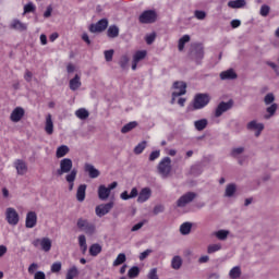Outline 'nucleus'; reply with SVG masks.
<instances>
[{"instance_id":"32","label":"nucleus","mask_w":279,"mask_h":279,"mask_svg":"<svg viewBox=\"0 0 279 279\" xmlns=\"http://www.w3.org/2000/svg\"><path fill=\"white\" fill-rule=\"evenodd\" d=\"M207 126H208L207 119H201L194 122V128L197 130V132H202L206 130Z\"/></svg>"},{"instance_id":"37","label":"nucleus","mask_w":279,"mask_h":279,"mask_svg":"<svg viewBox=\"0 0 279 279\" xmlns=\"http://www.w3.org/2000/svg\"><path fill=\"white\" fill-rule=\"evenodd\" d=\"M171 267L172 269H181L182 267V257L180 255H175L171 259Z\"/></svg>"},{"instance_id":"20","label":"nucleus","mask_w":279,"mask_h":279,"mask_svg":"<svg viewBox=\"0 0 279 279\" xmlns=\"http://www.w3.org/2000/svg\"><path fill=\"white\" fill-rule=\"evenodd\" d=\"M77 178V169L73 168V170L65 175V181L69 183V191H73L75 186V180Z\"/></svg>"},{"instance_id":"26","label":"nucleus","mask_w":279,"mask_h":279,"mask_svg":"<svg viewBox=\"0 0 279 279\" xmlns=\"http://www.w3.org/2000/svg\"><path fill=\"white\" fill-rule=\"evenodd\" d=\"M98 197L101 202H106L110 197V190L106 185H99L98 187Z\"/></svg>"},{"instance_id":"61","label":"nucleus","mask_w":279,"mask_h":279,"mask_svg":"<svg viewBox=\"0 0 279 279\" xmlns=\"http://www.w3.org/2000/svg\"><path fill=\"white\" fill-rule=\"evenodd\" d=\"M38 267L39 266L36 263L31 264L29 267H28V274H31V275L36 274V270H38Z\"/></svg>"},{"instance_id":"50","label":"nucleus","mask_w":279,"mask_h":279,"mask_svg":"<svg viewBox=\"0 0 279 279\" xmlns=\"http://www.w3.org/2000/svg\"><path fill=\"white\" fill-rule=\"evenodd\" d=\"M129 62H130V58H128V56H122L120 58L119 64H120L121 69L125 70V69H128Z\"/></svg>"},{"instance_id":"10","label":"nucleus","mask_w":279,"mask_h":279,"mask_svg":"<svg viewBox=\"0 0 279 279\" xmlns=\"http://www.w3.org/2000/svg\"><path fill=\"white\" fill-rule=\"evenodd\" d=\"M106 29H108V19H102L89 26V32L92 34H101V32H106Z\"/></svg>"},{"instance_id":"38","label":"nucleus","mask_w":279,"mask_h":279,"mask_svg":"<svg viewBox=\"0 0 279 279\" xmlns=\"http://www.w3.org/2000/svg\"><path fill=\"white\" fill-rule=\"evenodd\" d=\"M102 247L100 246L99 243H94L89 247V255L90 256H99L101 254Z\"/></svg>"},{"instance_id":"60","label":"nucleus","mask_w":279,"mask_h":279,"mask_svg":"<svg viewBox=\"0 0 279 279\" xmlns=\"http://www.w3.org/2000/svg\"><path fill=\"white\" fill-rule=\"evenodd\" d=\"M154 215H160V213H165V206L157 205L153 209Z\"/></svg>"},{"instance_id":"13","label":"nucleus","mask_w":279,"mask_h":279,"mask_svg":"<svg viewBox=\"0 0 279 279\" xmlns=\"http://www.w3.org/2000/svg\"><path fill=\"white\" fill-rule=\"evenodd\" d=\"M13 167L16 170L17 175H26L27 171H29V168L27 167V162H25L22 159H16L13 162Z\"/></svg>"},{"instance_id":"63","label":"nucleus","mask_w":279,"mask_h":279,"mask_svg":"<svg viewBox=\"0 0 279 279\" xmlns=\"http://www.w3.org/2000/svg\"><path fill=\"white\" fill-rule=\"evenodd\" d=\"M32 77H34V74L29 70H26V72L24 74V80L26 82H32Z\"/></svg>"},{"instance_id":"49","label":"nucleus","mask_w":279,"mask_h":279,"mask_svg":"<svg viewBox=\"0 0 279 279\" xmlns=\"http://www.w3.org/2000/svg\"><path fill=\"white\" fill-rule=\"evenodd\" d=\"M50 270L52 274H59V271H62V263L60 262L53 263L51 265Z\"/></svg>"},{"instance_id":"58","label":"nucleus","mask_w":279,"mask_h":279,"mask_svg":"<svg viewBox=\"0 0 279 279\" xmlns=\"http://www.w3.org/2000/svg\"><path fill=\"white\" fill-rule=\"evenodd\" d=\"M160 158V150L151 151L149 155L150 162H154V160H158Z\"/></svg>"},{"instance_id":"24","label":"nucleus","mask_w":279,"mask_h":279,"mask_svg":"<svg viewBox=\"0 0 279 279\" xmlns=\"http://www.w3.org/2000/svg\"><path fill=\"white\" fill-rule=\"evenodd\" d=\"M82 87V77L80 74H75V76L70 80V90H77Z\"/></svg>"},{"instance_id":"4","label":"nucleus","mask_w":279,"mask_h":279,"mask_svg":"<svg viewBox=\"0 0 279 279\" xmlns=\"http://www.w3.org/2000/svg\"><path fill=\"white\" fill-rule=\"evenodd\" d=\"M210 104V95L208 94H196L193 101L194 110H202Z\"/></svg>"},{"instance_id":"64","label":"nucleus","mask_w":279,"mask_h":279,"mask_svg":"<svg viewBox=\"0 0 279 279\" xmlns=\"http://www.w3.org/2000/svg\"><path fill=\"white\" fill-rule=\"evenodd\" d=\"M47 278V276L45 275V272L44 271H37V272H35V275H34V279H46Z\"/></svg>"},{"instance_id":"54","label":"nucleus","mask_w":279,"mask_h":279,"mask_svg":"<svg viewBox=\"0 0 279 279\" xmlns=\"http://www.w3.org/2000/svg\"><path fill=\"white\" fill-rule=\"evenodd\" d=\"M194 16H195V19H197L198 21H204V19H206V11L196 10V11L194 12Z\"/></svg>"},{"instance_id":"25","label":"nucleus","mask_w":279,"mask_h":279,"mask_svg":"<svg viewBox=\"0 0 279 279\" xmlns=\"http://www.w3.org/2000/svg\"><path fill=\"white\" fill-rule=\"evenodd\" d=\"M120 197L124 202H128V199H134V197H138V190L136 187H133L130 194L128 193V191H124L120 194Z\"/></svg>"},{"instance_id":"22","label":"nucleus","mask_w":279,"mask_h":279,"mask_svg":"<svg viewBox=\"0 0 279 279\" xmlns=\"http://www.w3.org/2000/svg\"><path fill=\"white\" fill-rule=\"evenodd\" d=\"M45 132L46 134H48V136H51V134H53V118L51 113H48L46 116Z\"/></svg>"},{"instance_id":"16","label":"nucleus","mask_w":279,"mask_h":279,"mask_svg":"<svg viewBox=\"0 0 279 279\" xmlns=\"http://www.w3.org/2000/svg\"><path fill=\"white\" fill-rule=\"evenodd\" d=\"M246 130H250L251 132L257 131L255 136H260V132H263V130H265V124L258 123L256 120H253L247 123Z\"/></svg>"},{"instance_id":"31","label":"nucleus","mask_w":279,"mask_h":279,"mask_svg":"<svg viewBox=\"0 0 279 279\" xmlns=\"http://www.w3.org/2000/svg\"><path fill=\"white\" fill-rule=\"evenodd\" d=\"M80 276V270L77 269V266H72L68 269L65 279H75Z\"/></svg>"},{"instance_id":"9","label":"nucleus","mask_w":279,"mask_h":279,"mask_svg":"<svg viewBox=\"0 0 279 279\" xmlns=\"http://www.w3.org/2000/svg\"><path fill=\"white\" fill-rule=\"evenodd\" d=\"M197 197V194L195 192H187L183 194L179 199L177 201V208H185V206H189L193 199Z\"/></svg>"},{"instance_id":"23","label":"nucleus","mask_w":279,"mask_h":279,"mask_svg":"<svg viewBox=\"0 0 279 279\" xmlns=\"http://www.w3.org/2000/svg\"><path fill=\"white\" fill-rule=\"evenodd\" d=\"M245 151V147L243 146H239V147H235V148H232L231 149V153H230V156L232 158H238V162L239 165H243V159H240L241 158V155Z\"/></svg>"},{"instance_id":"30","label":"nucleus","mask_w":279,"mask_h":279,"mask_svg":"<svg viewBox=\"0 0 279 279\" xmlns=\"http://www.w3.org/2000/svg\"><path fill=\"white\" fill-rule=\"evenodd\" d=\"M193 229V223L192 222H183L180 226V232L183 236H186L191 234V230Z\"/></svg>"},{"instance_id":"7","label":"nucleus","mask_w":279,"mask_h":279,"mask_svg":"<svg viewBox=\"0 0 279 279\" xmlns=\"http://www.w3.org/2000/svg\"><path fill=\"white\" fill-rule=\"evenodd\" d=\"M5 221L9 223V226H19L21 217L19 216V211H16L14 207H8L5 209Z\"/></svg>"},{"instance_id":"12","label":"nucleus","mask_w":279,"mask_h":279,"mask_svg":"<svg viewBox=\"0 0 279 279\" xmlns=\"http://www.w3.org/2000/svg\"><path fill=\"white\" fill-rule=\"evenodd\" d=\"M34 247H38L40 245L43 252H51V239L43 238L36 239L33 241Z\"/></svg>"},{"instance_id":"55","label":"nucleus","mask_w":279,"mask_h":279,"mask_svg":"<svg viewBox=\"0 0 279 279\" xmlns=\"http://www.w3.org/2000/svg\"><path fill=\"white\" fill-rule=\"evenodd\" d=\"M148 279H159L158 278V268H153L149 270L148 275H147Z\"/></svg>"},{"instance_id":"14","label":"nucleus","mask_w":279,"mask_h":279,"mask_svg":"<svg viewBox=\"0 0 279 279\" xmlns=\"http://www.w3.org/2000/svg\"><path fill=\"white\" fill-rule=\"evenodd\" d=\"M232 106H233L232 100H229L228 102L221 101V102L217 106V108H216V110H215V117H216V119H219V117H221V114H223V112H228V110H231Z\"/></svg>"},{"instance_id":"40","label":"nucleus","mask_w":279,"mask_h":279,"mask_svg":"<svg viewBox=\"0 0 279 279\" xmlns=\"http://www.w3.org/2000/svg\"><path fill=\"white\" fill-rule=\"evenodd\" d=\"M78 245L83 254H86L88 250V244H86V235L81 234L78 235Z\"/></svg>"},{"instance_id":"15","label":"nucleus","mask_w":279,"mask_h":279,"mask_svg":"<svg viewBox=\"0 0 279 279\" xmlns=\"http://www.w3.org/2000/svg\"><path fill=\"white\" fill-rule=\"evenodd\" d=\"M38 223V215L36 211H28L26 214V219H25V228H36V225Z\"/></svg>"},{"instance_id":"43","label":"nucleus","mask_w":279,"mask_h":279,"mask_svg":"<svg viewBox=\"0 0 279 279\" xmlns=\"http://www.w3.org/2000/svg\"><path fill=\"white\" fill-rule=\"evenodd\" d=\"M229 234H230V231L228 230H218L215 232V236L218 239V241H226Z\"/></svg>"},{"instance_id":"5","label":"nucleus","mask_w":279,"mask_h":279,"mask_svg":"<svg viewBox=\"0 0 279 279\" xmlns=\"http://www.w3.org/2000/svg\"><path fill=\"white\" fill-rule=\"evenodd\" d=\"M173 89L174 92H172V98L170 104H175V99H178V97H182V95H186V83L182 82V81H177L173 83Z\"/></svg>"},{"instance_id":"48","label":"nucleus","mask_w":279,"mask_h":279,"mask_svg":"<svg viewBox=\"0 0 279 279\" xmlns=\"http://www.w3.org/2000/svg\"><path fill=\"white\" fill-rule=\"evenodd\" d=\"M32 12H36V4H34V2H28L24 5L23 14H29Z\"/></svg>"},{"instance_id":"57","label":"nucleus","mask_w":279,"mask_h":279,"mask_svg":"<svg viewBox=\"0 0 279 279\" xmlns=\"http://www.w3.org/2000/svg\"><path fill=\"white\" fill-rule=\"evenodd\" d=\"M265 64H267V66H270V69H272V71H275V73L279 75L278 64L272 61H266Z\"/></svg>"},{"instance_id":"52","label":"nucleus","mask_w":279,"mask_h":279,"mask_svg":"<svg viewBox=\"0 0 279 279\" xmlns=\"http://www.w3.org/2000/svg\"><path fill=\"white\" fill-rule=\"evenodd\" d=\"M106 62H112V58L114 57V50L110 49V50H105L104 52Z\"/></svg>"},{"instance_id":"41","label":"nucleus","mask_w":279,"mask_h":279,"mask_svg":"<svg viewBox=\"0 0 279 279\" xmlns=\"http://www.w3.org/2000/svg\"><path fill=\"white\" fill-rule=\"evenodd\" d=\"M191 41V36L189 35H183L180 39H179V44H178V48L179 51H184V45H186V43Z\"/></svg>"},{"instance_id":"2","label":"nucleus","mask_w":279,"mask_h":279,"mask_svg":"<svg viewBox=\"0 0 279 279\" xmlns=\"http://www.w3.org/2000/svg\"><path fill=\"white\" fill-rule=\"evenodd\" d=\"M76 227L80 232H84L88 236H93V234L97 232V227L95 226V223L90 222L86 218H78L76 221Z\"/></svg>"},{"instance_id":"18","label":"nucleus","mask_w":279,"mask_h":279,"mask_svg":"<svg viewBox=\"0 0 279 279\" xmlns=\"http://www.w3.org/2000/svg\"><path fill=\"white\" fill-rule=\"evenodd\" d=\"M23 117H25V109H23L22 107H16L10 116V119L13 123H19V121H21V119H23Z\"/></svg>"},{"instance_id":"29","label":"nucleus","mask_w":279,"mask_h":279,"mask_svg":"<svg viewBox=\"0 0 279 279\" xmlns=\"http://www.w3.org/2000/svg\"><path fill=\"white\" fill-rule=\"evenodd\" d=\"M86 184H81L78 187H77V191H76V199L77 202H84V199H86Z\"/></svg>"},{"instance_id":"21","label":"nucleus","mask_w":279,"mask_h":279,"mask_svg":"<svg viewBox=\"0 0 279 279\" xmlns=\"http://www.w3.org/2000/svg\"><path fill=\"white\" fill-rule=\"evenodd\" d=\"M149 197H151V190L149 187H144L138 194L137 202L138 204H145Z\"/></svg>"},{"instance_id":"42","label":"nucleus","mask_w":279,"mask_h":279,"mask_svg":"<svg viewBox=\"0 0 279 279\" xmlns=\"http://www.w3.org/2000/svg\"><path fill=\"white\" fill-rule=\"evenodd\" d=\"M229 278H231V279L241 278V267H240V266H234V267L229 271Z\"/></svg>"},{"instance_id":"33","label":"nucleus","mask_w":279,"mask_h":279,"mask_svg":"<svg viewBox=\"0 0 279 279\" xmlns=\"http://www.w3.org/2000/svg\"><path fill=\"white\" fill-rule=\"evenodd\" d=\"M75 117H77V119H81V121H86V119L90 117V113L85 108H80L75 111Z\"/></svg>"},{"instance_id":"62","label":"nucleus","mask_w":279,"mask_h":279,"mask_svg":"<svg viewBox=\"0 0 279 279\" xmlns=\"http://www.w3.org/2000/svg\"><path fill=\"white\" fill-rule=\"evenodd\" d=\"M150 254H151V250L147 248L146 251L140 254V260H145V258H147V256H149Z\"/></svg>"},{"instance_id":"36","label":"nucleus","mask_w":279,"mask_h":279,"mask_svg":"<svg viewBox=\"0 0 279 279\" xmlns=\"http://www.w3.org/2000/svg\"><path fill=\"white\" fill-rule=\"evenodd\" d=\"M234 193H236V184L234 183L228 184L225 190V197H233Z\"/></svg>"},{"instance_id":"8","label":"nucleus","mask_w":279,"mask_h":279,"mask_svg":"<svg viewBox=\"0 0 279 279\" xmlns=\"http://www.w3.org/2000/svg\"><path fill=\"white\" fill-rule=\"evenodd\" d=\"M156 19H158L156 11L147 10V11H144L140 15L138 21H140V23H143L144 25H149L151 23H156Z\"/></svg>"},{"instance_id":"39","label":"nucleus","mask_w":279,"mask_h":279,"mask_svg":"<svg viewBox=\"0 0 279 279\" xmlns=\"http://www.w3.org/2000/svg\"><path fill=\"white\" fill-rule=\"evenodd\" d=\"M138 126V122L132 121L126 123L124 126H122L121 132L122 134H128V132H132L135 128Z\"/></svg>"},{"instance_id":"11","label":"nucleus","mask_w":279,"mask_h":279,"mask_svg":"<svg viewBox=\"0 0 279 279\" xmlns=\"http://www.w3.org/2000/svg\"><path fill=\"white\" fill-rule=\"evenodd\" d=\"M112 208H114L113 202H110L107 204H100V205L96 206L95 213H96L97 217H106V215H108V213H110L112 210Z\"/></svg>"},{"instance_id":"59","label":"nucleus","mask_w":279,"mask_h":279,"mask_svg":"<svg viewBox=\"0 0 279 279\" xmlns=\"http://www.w3.org/2000/svg\"><path fill=\"white\" fill-rule=\"evenodd\" d=\"M145 40L147 45H153L154 40H156V33L147 35Z\"/></svg>"},{"instance_id":"34","label":"nucleus","mask_w":279,"mask_h":279,"mask_svg":"<svg viewBox=\"0 0 279 279\" xmlns=\"http://www.w3.org/2000/svg\"><path fill=\"white\" fill-rule=\"evenodd\" d=\"M69 151H70L69 146L61 145L57 148L56 157L57 158H64V156H66V154H69Z\"/></svg>"},{"instance_id":"19","label":"nucleus","mask_w":279,"mask_h":279,"mask_svg":"<svg viewBox=\"0 0 279 279\" xmlns=\"http://www.w3.org/2000/svg\"><path fill=\"white\" fill-rule=\"evenodd\" d=\"M85 172L88 173L89 178L95 180V178H99L101 175V172L93 163H85L84 166Z\"/></svg>"},{"instance_id":"46","label":"nucleus","mask_w":279,"mask_h":279,"mask_svg":"<svg viewBox=\"0 0 279 279\" xmlns=\"http://www.w3.org/2000/svg\"><path fill=\"white\" fill-rule=\"evenodd\" d=\"M146 147H147V142L146 141L141 142L135 146L134 154L138 156L142 151H145Z\"/></svg>"},{"instance_id":"47","label":"nucleus","mask_w":279,"mask_h":279,"mask_svg":"<svg viewBox=\"0 0 279 279\" xmlns=\"http://www.w3.org/2000/svg\"><path fill=\"white\" fill-rule=\"evenodd\" d=\"M138 274H141V268H138L137 266H133L129 272L128 276L131 279L137 278Z\"/></svg>"},{"instance_id":"44","label":"nucleus","mask_w":279,"mask_h":279,"mask_svg":"<svg viewBox=\"0 0 279 279\" xmlns=\"http://www.w3.org/2000/svg\"><path fill=\"white\" fill-rule=\"evenodd\" d=\"M128 260V257L124 253H120L117 258L113 260V267H119V265H123Z\"/></svg>"},{"instance_id":"3","label":"nucleus","mask_w":279,"mask_h":279,"mask_svg":"<svg viewBox=\"0 0 279 279\" xmlns=\"http://www.w3.org/2000/svg\"><path fill=\"white\" fill-rule=\"evenodd\" d=\"M158 173L162 180H167L171 175V158L165 157L158 165Z\"/></svg>"},{"instance_id":"6","label":"nucleus","mask_w":279,"mask_h":279,"mask_svg":"<svg viewBox=\"0 0 279 279\" xmlns=\"http://www.w3.org/2000/svg\"><path fill=\"white\" fill-rule=\"evenodd\" d=\"M71 171H73V160H71L69 158L62 159L59 163V169H57V175L59 178L64 175V173H66V175H69V173H71Z\"/></svg>"},{"instance_id":"1","label":"nucleus","mask_w":279,"mask_h":279,"mask_svg":"<svg viewBox=\"0 0 279 279\" xmlns=\"http://www.w3.org/2000/svg\"><path fill=\"white\" fill-rule=\"evenodd\" d=\"M274 101H276V96L274 95V93H268L264 97L265 106H269L266 108L267 114L264 116V119H271V117L276 116V112L278 111V104Z\"/></svg>"},{"instance_id":"45","label":"nucleus","mask_w":279,"mask_h":279,"mask_svg":"<svg viewBox=\"0 0 279 279\" xmlns=\"http://www.w3.org/2000/svg\"><path fill=\"white\" fill-rule=\"evenodd\" d=\"M146 57H147V51L140 50V51L135 52V54L133 56V61L141 62V60H145Z\"/></svg>"},{"instance_id":"17","label":"nucleus","mask_w":279,"mask_h":279,"mask_svg":"<svg viewBox=\"0 0 279 279\" xmlns=\"http://www.w3.org/2000/svg\"><path fill=\"white\" fill-rule=\"evenodd\" d=\"M9 27L10 29H14L15 32H27V23H23L19 19H13Z\"/></svg>"},{"instance_id":"35","label":"nucleus","mask_w":279,"mask_h":279,"mask_svg":"<svg viewBox=\"0 0 279 279\" xmlns=\"http://www.w3.org/2000/svg\"><path fill=\"white\" fill-rule=\"evenodd\" d=\"M107 36L108 38H117L119 37V26L117 25H111L107 29Z\"/></svg>"},{"instance_id":"51","label":"nucleus","mask_w":279,"mask_h":279,"mask_svg":"<svg viewBox=\"0 0 279 279\" xmlns=\"http://www.w3.org/2000/svg\"><path fill=\"white\" fill-rule=\"evenodd\" d=\"M221 250V244H211L207 247L208 254H215V252H219Z\"/></svg>"},{"instance_id":"56","label":"nucleus","mask_w":279,"mask_h":279,"mask_svg":"<svg viewBox=\"0 0 279 279\" xmlns=\"http://www.w3.org/2000/svg\"><path fill=\"white\" fill-rule=\"evenodd\" d=\"M145 223H147V220H143L136 223L135 226L132 227L131 232H138V230H141V228L145 226Z\"/></svg>"},{"instance_id":"27","label":"nucleus","mask_w":279,"mask_h":279,"mask_svg":"<svg viewBox=\"0 0 279 279\" xmlns=\"http://www.w3.org/2000/svg\"><path fill=\"white\" fill-rule=\"evenodd\" d=\"M236 77H238L236 72H234L233 69H229L220 73V80L222 81L236 80Z\"/></svg>"},{"instance_id":"28","label":"nucleus","mask_w":279,"mask_h":279,"mask_svg":"<svg viewBox=\"0 0 279 279\" xmlns=\"http://www.w3.org/2000/svg\"><path fill=\"white\" fill-rule=\"evenodd\" d=\"M245 5H247L245 0H231L228 2V8H231L232 10H239L245 8Z\"/></svg>"},{"instance_id":"53","label":"nucleus","mask_w":279,"mask_h":279,"mask_svg":"<svg viewBox=\"0 0 279 279\" xmlns=\"http://www.w3.org/2000/svg\"><path fill=\"white\" fill-rule=\"evenodd\" d=\"M270 10H271V9L269 8V5L263 4V5L260 7V11H259L260 16H268Z\"/></svg>"}]
</instances>
